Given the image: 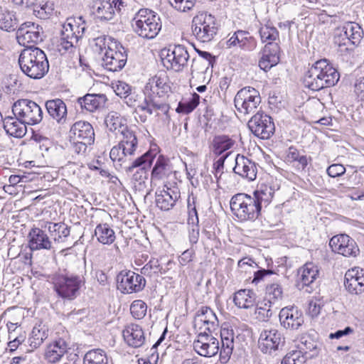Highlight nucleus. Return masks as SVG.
Returning a JSON list of instances; mask_svg holds the SVG:
<instances>
[{"label":"nucleus","mask_w":364,"mask_h":364,"mask_svg":"<svg viewBox=\"0 0 364 364\" xmlns=\"http://www.w3.org/2000/svg\"><path fill=\"white\" fill-rule=\"evenodd\" d=\"M230 154V152L229 153H227L226 154L220 156L216 161L214 162L213 164V174H214V178L216 180V183H217V185H216V187L217 188H219V185H218V182H219V179L220 178L223 173V168H224V163H225V159H227V157L228 156V155Z\"/></svg>","instance_id":"680f3d73"},{"label":"nucleus","mask_w":364,"mask_h":364,"mask_svg":"<svg viewBox=\"0 0 364 364\" xmlns=\"http://www.w3.org/2000/svg\"><path fill=\"white\" fill-rule=\"evenodd\" d=\"M213 66L210 65V61L208 62L203 58H193L191 66V73L193 77L195 74H204L210 67Z\"/></svg>","instance_id":"5fc2aeb1"},{"label":"nucleus","mask_w":364,"mask_h":364,"mask_svg":"<svg viewBox=\"0 0 364 364\" xmlns=\"http://www.w3.org/2000/svg\"><path fill=\"white\" fill-rule=\"evenodd\" d=\"M256 298L253 290L244 289L235 292L233 301L239 308L250 309L255 305Z\"/></svg>","instance_id":"58836bf2"},{"label":"nucleus","mask_w":364,"mask_h":364,"mask_svg":"<svg viewBox=\"0 0 364 364\" xmlns=\"http://www.w3.org/2000/svg\"><path fill=\"white\" fill-rule=\"evenodd\" d=\"M28 247L31 251L46 250H50L53 244L47 234L41 228H32L28 235Z\"/></svg>","instance_id":"cd10ccee"},{"label":"nucleus","mask_w":364,"mask_h":364,"mask_svg":"<svg viewBox=\"0 0 364 364\" xmlns=\"http://www.w3.org/2000/svg\"><path fill=\"white\" fill-rule=\"evenodd\" d=\"M132 27L139 36L152 39L161 31V21L156 12L148 9H141L133 18Z\"/></svg>","instance_id":"39448f33"},{"label":"nucleus","mask_w":364,"mask_h":364,"mask_svg":"<svg viewBox=\"0 0 364 364\" xmlns=\"http://www.w3.org/2000/svg\"><path fill=\"white\" fill-rule=\"evenodd\" d=\"M304 85L313 91H318L326 88L322 77L320 76L318 68L316 67V63L305 73Z\"/></svg>","instance_id":"e433bc0d"},{"label":"nucleus","mask_w":364,"mask_h":364,"mask_svg":"<svg viewBox=\"0 0 364 364\" xmlns=\"http://www.w3.org/2000/svg\"><path fill=\"white\" fill-rule=\"evenodd\" d=\"M306 349L301 350H293L288 353L282 359V364H305L307 358H313L318 354L317 345L306 341L304 343Z\"/></svg>","instance_id":"393cba45"},{"label":"nucleus","mask_w":364,"mask_h":364,"mask_svg":"<svg viewBox=\"0 0 364 364\" xmlns=\"http://www.w3.org/2000/svg\"><path fill=\"white\" fill-rule=\"evenodd\" d=\"M363 35V30L358 23L348 21L333 30V42L341 55L351 56L361 43Z\"/></svg>","instance_id":"f03ea898"},{"label":"nucleus","mask_w":364,"mask_h":364,"mask_svg":"<svg viewBox=\"0 0 364 364\" xmlns=\"http://www.w3.org/2000/svg\"><path fill=\"white\" fill-rule=\"evenodd\" d=\"M298 274L302 287H309L316 279L318 275V269L314 263L307 262L299 269Z\"/></svg>","instance_id":"79ce46f5"},{"label":"nucleus","mask_w":364,"mask_h":364,"mask_svg":"<svg viewBox=\"0 0 364 364\" xmlns=\"http://www.w3.org/2000/svg\"><path fill=\"white\" fill-rule=\"evenodd\" d=\"M233 171L236 174L252 181L256 178L257 166L256 163L251 159L243 155L237 154Z\"/></svg>","instance_id":"a878e982"},{"label":"nucleus","mask_w":364,"mask_h":364,"mask_svg":"<svg viewBox=\"0 0 364 364\" xmlns=\"http://www.w3.org/2000/svg\"><path fill=\"white\" fill-rule=\"evenodd\" d=\"M197 338V340L193 342V349L198 355L210 358L218 353L219 341L213 336V333L200 332Z\"/></svg>","instance_id":"a211bd4d"},{"label":"nucleus","mask_w":364,"mask_h":364,"mask_svg":"<svg viewBox=\"0 0 364 364\" xmlns=\"http://www.w3.org/2000/svg\"><path fill=\"white\" fill-rule=\"evenodd\" d=\"M247 125L252 133L262 139H269L275 131L272 118L262 111H257L248 121Z\"/></svg>","instance_id":"2eb2a0df"},{"label":"nucleus","mask_w":364,"mask_h":364,"mask_svg":"<svg viewBox=\"0 0 364 364\" xmlns=\"http://www.w3.org/2000/svg\"><path fill=\"white\" fill-rule=\"evenodd\" d=\"M12 112L15 117L28 125L37 124L43 119L41 107L28 99H20L15 102L12 106Z\"/></svg>","instance_id":"9d476101"},{"label":"nucleus","mask_w":364,"mask_h":364,"mask_svg":"<svg viewBox=\"0 0 364 364\" xmlns=\"http://www.w3.org/2000/svg\"><path fill=\"white\" fill-rule=\"evenodd\" d=\"M48 336V329L46 325L42 324V323L36 324L33 328L28 340V345L31 348L28 351H32L33 349L38 348Z\"/></svg>","instance_id":"a19ab883"},{"label":"nucleus","mask_w":364,"mask_h":364,"mask_svg":"<svg viewBox=\"0 0 364 364\" xmlns=\"http://www.w3.org/2000/svg\"><path fill=\"white\" fill-rule=\"evenodd\" d=\"M16 38L26 48L33 47L29 44H37L43 41V28L33 22L23 23L17 30Z\"/></svg>","instance_id":"6ab92c4d"},{"label":"nucleus","mask_w":364,"mask_h":364,"mask_svg":"<svg viewBox=\"0 0 364 364\" xmlns=\"http://www.w3.org/2000/svg\"><path fill=\"white\" fill-rule=\"evenodd\" d=\"M316 67L318 68L320 76L326 87L334 86L339 80V73L326 59L316 61Z\"/></svg>","instance_id":"c85d7f7f"},{"label":"nucleus","mask_w":364,"mask_h":364,"mask_svg":"<svg viewBox=\"0 0 364 364\" xmlns=\"http://www.w3.org/2000/svg\"><path fill=\"white\" fill-rule=\"evenodd\" d=\"M280 47L279 43H266L259 60V68L265 72L269 70L279 62Z\"/></svg>","instance_id":"b1692460"},{"label":"nucleus","mask_w":364,"mask_h":364,"mask_svg":"<svg viewBox=\"0 0 364 364\" xmlns=\"http://www.w3.org/2000/svg\"><path fill=\"white\" fill-rule=\"evenodd\" d=\"M219 326L218 319L214 311L208 306H202L196 313L194 326L208 333H213Z\"/></svg>","instance_id":"412c9836"},{"label":"nucleus","mask_w":364,"mask_h":364,"mask_svg":"<svg viewBox=\"0 0 364 364\" xmlns=\"http://www.w3.org/2000/svg\"><path fill=\"white\" fill-rule=\"evenodd\" d=\"M107 97L103 94H87L77 99V104L81 109L93 112L103 107L107 102Z\"/></svg>","instance_id":"473e14b6"},{"label":"nucleus","mask_w":364,"mask_h":364,"mask_svg":"<svg viewBox=\"0 0 364 364\" xmlns=\"http://www.w3.org/2000/svg\"><path fill=\"white\" fill-rule=\"evenodd\" d=\"M83 363L84 364H107L108 360L102 350L93 349L85 355Z\"/></svg>","instance_id":"3c124183"},{"label":"nucleus","mask_w":364,"mask_h":364,"mask_svg":"<svg viewBox=\"0 0 364 364\" xmlns=\"http://www.w3.org/2000/svg\"><path fill=\"white\" fill-rule=\"evenodd\" d=\"M145 285L144 277L132 271H122L117 276V289L123 294L139 292Z\"/></svg>","instance_id":"dca6fc26"},{"label":"nucleus","mask_w":364,"mask_h":364,"mask_svg":"<svg viewBox=\"0 0 364 364\" xmlns=\"http://www.w3.org/2000/svg\"><path fill=\"white\" fill-rule=\"evenodd\" d=\"M105 123L111 132H117L122 135L119 143L112 147L109 156L113 161H124L127 157L134 156L138 147L135 132L127 125V120L118 112L112 111L105 117Z\"/></svg>","instance_id":"f257e3e1"},{"label":"nucleus","mask_w":364,"mask_h":364,"mask_svg":"<svg viewBox=\"0 0 364 364\" xmlns=\"http://www.w3.org/2000/svg\"><path fill=\"white\" fill-rule=\"evenodd\" d=\"M171 172L167 160L163 156H159L151 171V179L160 180L168 176Z\"/></svg>","instance_id":"de8ad7c7"},{"label":"nucleus","mask_w":364,"mask_h":364,"mask_svg":"<svg viewBox=\"0 0 364 364\" xmlns=\"http://www.w3.org/2000/svg\"><path fill=\"white\" fill-rule=\"evenodd\" d=\"M146 95H156L162 97L171 91L170 80L167 73L159 71L149 79L144 87Z\"/></svg>","instance_id":"aec40b11"},{"label":"nucleus","mask_w":364,"mask_h":364,"mask_svg":"<svg viewBox=\"0 0 364 364\" xmlns=\"http://www.w3.org/2000/svg\"><path fill=\"white\" fill-rule=\"evenodd\" d=\"M18 26L15 14L7 10H0V29L11 32Z\"/></svg>","instance_id":"49530a36"},{"label":"nucleus","mask_w":364,"mask_h":364,"mask_svg":"<svg viewBox=\"0 0 364 364\" xmlns=\"http://www.w3.org/2000/svg\"><path fill=\"white\" fill-rule=\"evenodd\" d=\"M127 61V53L119 41H111L102 57V65L112 72L121 70Z\"/></svg>","instance_id":"9b49d317"},{"label":"nucleus","mask_w":364,"mask_h":364,"mask_svg":"<svg viewBox=\"0 0 364 364\" xmlns=\"http://www.w3.org/2000/svg\"><path fill=\"white\" fill-rule=\"evenodd\" d=\"M85 21L82 16L75 19H68V22L63 25L60 38L58 43V50L61 55L75 53L79 47V41L85 31Z\"/></svg>","instance_id":"20e7f679"},{"label":"nucleus","mask_w":364,"mask_h":364,"mask_svg":"<svg viewBox=\"0 0 364 364\" xmlns=\"http://www.w3.org/2000/svg\"><path fill=\"white\" fill-rule=\"evenodd\" d=\"M284 344L285 337L276 328H265L260 333L258 347L263 353L269 355L277 353L283 349Z\"/></svg>","instance_id":"4468645a"},{"label":"nucleus","mask_w":364,"mask_h":364,"mask_svg":"<svg viewBox=\"0 0 364 364\" xmlns=\"http://www.w3.org/2000/svg\"><path fill=\"white\" fill-rule=\"evenodd\" d=\"M272 301H268L264 303L263 306H257L255 309V314L257 318L260 321H267L272 315V311L271 309V303Z\"/></svg>","instance_id":"bf43d9fd"},{"label":"nucleus","mask_w":364,"mask_h":364,"mask_svg":"<svg viewBox=\"0 0 364 364\" xmlns=\"http://www.w3.org/2000/svg\"><path fill=\"white\" fill-rule=\"evenodd\" d=\"M221 348L220 350V360L226 363L234 348V333L232 329L223 328L220 330Z\"/></svg>","instance_id":"2f4dec72"},{"label":"nucleus","mask_w":364,"mask_h":364,"mask_svg":"<svg viewBox=\"0 0 364 364\" xmlns=\"http://www.w3.org/2000/svg\"><path fill=\"white\" fill-rule=\"evenodd\" d=\"M188 223L189 225H198V216L195 204V198H192V201L190 198L188 199Z\"/></svg>","instance_id":"e2e57ef3"},{"label":"nucleus","mask_w":364,"mask_h":364,"mask_svg":"<svg viewBox=\"0 0 364 364\" xmlns=\"http://www.w3.org/2000/svg\"><path fill=\"white\" fill-rule=\"evenodd\" d=\"M122 336L127 345L133 348L141 347L145 342L144 331L137 324L127 325L122 331Z\"/></svg>","instance_id":"c756f323"},{"label":"nucleus","mask_w":364,"mask_h":364,"mask_svg":"<svg viewBox=\"0 0 364 364\" xmlns=\"http://www.w3.org/2000/svg\"><path fill=\"white\" fill-rule=\"evenodd\" d=\"M257 46V41L256 38L247 31V35L245 36L244 40L242 42L240 50L245 52H252L256 49Z\"/></svg>","instance_id":"69168bd1"},{"label":"nucleus","mask_w":364,"mask_h":364,"mask_svg":"<svg viewBox=\"0 0 364 364\" xmlns=\"http://www.w3.org/2000/svg\"><path fill=\"white\" fill-rule=\"evenodd\" d=\"M156 157V154L151 151H148L136 159L133 160V156L127 157L123 161H115L119 166L122 167L127 173L134 172V169H138L133 173L132 180L139 185L144 183L149 177V171Z\"/></svg>","instance_id":"0eeeda50"},{"label":"nucleus","mask_w":364,"mask_h":364,"mask_svg":"<svg viewBox=\"0 0 364 364\" xmlns=\"http://www.w3.org/2000/svg\"><path fill=\"white\" fill-rule=\"evenodd\" d=\"M331 250L344 257H356L360 249L356 242L346 234H339L331 237L329 241Z\"/></svg>","instance_id":"f3484780"},{"label":"nucleus","mask_w":364,"mask_h":364,"mask_svg":"<svg viewBox=\"0 0 364 364\" xmlns=\"http://www.w3.org/2000/svg\"><path fill=\"white\" fill-rule=\"evenodd\" d=\"M95 50L97 52H102L104 49L106 50L109 48V45L111 41H117L110 36H100L94 38Z\"/></svg>","instance_id":"0e129e2a"},{"label":"nucleus","mask_w":364,"mask_h":364,"mask_svg":"<svg viewBox=\"0 0 364 364\" xmlns=\"http://www.w3.org/2000/svg\"><path fill=\"white\" fill-rule=\"evenodd\" d=\"M344 285L351 294H358L363 292V286L360 285L358 281V269H351L346 272Z\"/></svg>","instance_id":"c03bdc74"},{"label":"nucleus","mask_w":364,"mask_h":364,"mask_svg":"<svg viewBox=\"0 0 364 364\" xmlns=\"http://www.w3.org/2000/svg\"><path fill=\"white\" fill-rule=\"evenodd\" d=\"M247 35V31L237 30L226 41V48L231 49L233 48H239L240 49L242 42L245 36Z\"/></svg>","instance_id":"4d7b16f0"},{"label":"nucleus","mask_w":364,"mask_h":364,"mask_svg":"<svg viewBox=\"0 0 364 364\" xmlns=\"http://www.w3.org/2000/svg\"><path fill=\"white\" fill-rule=\"evenodd\" d=\"M70 137L73 141H85L87 144L95 141V132L92 126L87 122L78 121L74 123L70 129Z\"/></svg>","instance_id":"bb28decb"},{"label":"nucleus","mask_w":364,"mask_h":364,"mask_svg":"<svg viewBox=\"0 0 364 364\" xmlns=\"http://www.w3.org/2000/svg\"><path fill=\"white\" fill-rule=\"evenodd\" d=\"M144 96V94H137L136 92H130L129 94L124 95V102L131 107L136 108L138 103Z\"/></svg>","instance_id":"338daca9"},{"label":"nucleus","mask_w":364,"mask_h":364,"mask_svg":"<svg viewBox=\"0 0 364 364\" xmlns=\"http://www.w3.org/2000/svg\"><path fill=\"white\" fill-rule=\"evenodd\" d=\"M117 2L113 1H97L93 4V14L100 21H110L115 16Z\"/></svg>","instance_id":"7c9ffc66"},{"label":"nucleus","mask_w":364,"mask_h":364,"mask_svg":"<svg viewBox=\"0 0 364 364\" xmlns=\"http://www.w3.org/2000/svg\"><path fill=\"white\" fill-rule=\"evenodd\" d=\"M68 344L62 338L55 341L46 349L45 357L49 363H56L67 352Z\"/></svg>","instance_id":"c9c22d12"},{"label":"nucleus","mask_w":364,"mask_h":364,"mask_svg":"<svg viewBox=\"0 0 364 364\" xmlns=\"http://www.w3.org/2000/svg\"><path fill=\"white\" fill-rule=\"evenodd\" d=\"M189 58L188 50L182 45H176L172 50L163 49L161 51V58L164 66L167 70L175 72L182 71L187 65Z\"/></svg>","instance_id":"f8f14e48"},{"label":"nucleus","mask_w":364,"mask_h":364,"mask_svg":"<svg viewBox=\"0 0 364 364\" xmlns=\"http://www.w3.org/2000/svg\"><path fill=\"white\" fill-rule=\"evenodd\" d=\"M46 107L49 115L59 124H64L67 118V107L60 99L50 100L46 102Z\"/></svg>","instance_id":"f704fd0d"},{"label":"nucleus","mask_w":364,"mask_h":364,"mask_svg":"<svg viewBox=\"0 0 364 364\" xmlns=\"http://www.w3.org/2000/svg\"><path fill=\"white\" fill-rule=\"evenodd\" d=\"M321 308L320 300L312 299L309 303L307 314L312 318L316 317L320 314Z\"/></svg>","instance_id":"774afa93"},{"label":"nucleus","mask_w":364,"mask_h":364,"mask_svg":"<svg viewBox=\"0 0 364 364\" xmlns=\"http://www.w3.org/2000/svg\"><path fill=\"white\" fill-rule=\"evenodd\" d=\"M4 128L6 132L14 137H22L26 132L27 123L23 122L18 117H6L4 121Z\"/></svg>","instance_id":"4c0bfd02"},{"label":"nucleus","mask_w":364,"mask_h":364,"mask_svg":"<svg viewBox=\"0 0 364 364\" xmlns=\"http://www.w3.org/2000/svg\"><path fill=\"white\" fill-rule=\"evenodd\" d=\"M192 32L200 41L210 42L218 32L215 18L206 12L198 14L193 18Z\"/></svg>","instance_id":"1a4fd4ad"},{"label":"nucleus","mask_w":364,"mask_h":364,"mask_svg":"<svg viewBox=\"0 0 364 364\" xmlns=\"http://www.w3.org/2000/svg\"><path fill=\"white\" fill-rule=\"evenodd\" d=\"M274 189L268 185H261L259 189L254 192L253 198L257 199V204L262 209V205L267 206L272 200Z\"/></svg>","instance_id":"a18cd8bd"},{"label":"nucleus","mask_w":364,"mask_h":364,"mask_svg":"<svg viewBox=\"0 0 364 364\" xmlns=\"http://www.w3.org/2000/svg\"><path fill=\"white\" fill-rule=\"evenodd\" d=\"M235 144V140L227 135L214 136L210 144L211 151L217 156L232 149Z\"/></svg>","instance_id":"ea45409f"},{"label":"nucleus","mask_w":364,"mask_h":364,"mask_svg":"<svg viewBox=\"0 0 364 364\" xmlns=\"http://www.w3.org/2000/svg\"><path fill=\"white\" fill-rule=\"evenodd\" d=\"M287 160L290 162H298V168L304 170L308 165L309 159L305 155H301L294 146H290L287 151Z\"/></svg>","instance_id":"864d4df0"},{"label":"nucleus","mask_w":364,"mask_h":364,"mask_svg":"<svg viewBox=\"0 0 364 364\" xmlns=\"http://www.w3.org/2000/svg\"><path fill=\"white\" fill-rule=\"evenodd\" d=\"M179 193L176 191L167 188L166 190L157 191L156 192V204L161 210H168L172 208L178 198Z\"/></svg>","instance_id":"72a5a7b5"},{"label":"nucleus","mask_w":364,"mask_h":364,"mask_svg":"<svg viewBox=\"0 0 364 364\" xmlns=\"http://www.w3.org/2000/svg\"><path fill=\"white\" fill-rule=\"evenodd\" d=\"M53 284L58 295L63 299L73 300L75 299L85 280L82 274L71 272L53 275Z\"/></svg>","instance_id":"423d86ee"},{"label":"nucleus","mask_w":364,"mask_h":364,"mask_svg":"<svg viewBox=\"0 0 364 364\" xmlns=\"http://www.w3.org/2000/svg\"><path fill=\"white\" fill-rule=\"evenodd\" d=\"M141 273L146 277L159 276L166 273V269L160 263L158 259L152 258L141 269Z\"/></svg>","instance_id":"8fccbe9b"},{"label":"nucleus","mask_w":364,"mask_h":364,"mask_svg":"<svg viewBox=\"0 0 364 364\" xmlns=\"http://www.w3.org/2000/svg\"><path fill=\"white\" fill-rule=\"evenodd\" d=\"M18 64L21 71L32 79H41L49 70L47 56L38 47L25 48L19 55Z\"/></svg>","instance_id":"7ed1b4c3"},{"label":"nucleus","mask_w":364,"mask_h":364,"mask_svg":"<svg viewBox=\"0 0 364 364\" xmlns=\"http://www.w3.org/2000/svg\"><path fill=\"white\" fill-rule=\"evenodd\" d=\"M147 306L141 300H135L130 306L132 315L136 319L143 318L146 314Z\"/></svg>","instance_id":"13d9d810"},{"label":"nucleus","mask_w":364,"mask_h":364,"mask_svg":"<svg viewBox=\"0 0 364 364\" xmlns=\"http://www.w3.org/2000/svg\"><path fill=\"white\" fill-rule=\"evenodd\" d=\"M167 109V105L164 103H159L154 100L152 95H146L144 92V96L140 100L139 103L134 110V113L138 115L141 122L147 120L148 116H151L158 110Z\"/></svg>","instance_id":"4be33fe9"},{"label":"nucleus","mask_w":364,"mask_h":364,"mask_svg":"<svg viewBox=\"0 0 364 364\" xmlns=\"http://www.w3.org/2000/svg\"><path fill=\"white\" fill-rule=\"evenodd\" d=\"M196 0H168L169 4L178 11L186 12L193 9Z\"/></svg>","instance_id":"052dcab7"},{"label":"nucleus","mask_w":364,"mask_h":364,"mask_svg":"<svg viewBox=\"0 0 364 364\" xmlns=\"http://www.w3.org/2000/svg\"><path fill=\"white\" fill-rule=\"evenodd\" d=\"M266 294L269 297V300L272 301L282 299L283 296V289L281 284L278 282H273L267 284L266 287Z\"/></svg>","instance_id":"6e6d98bb"},{"label":"nucleus","mask_w":364,"mask_h":364,"mask_svg":"<svg viewBox=\"0 0 364 364\" xmlns=\"http://www.w3.org/2000/svg\"><path fill=\"white\" fill-rule=\"evenodd\" d=\"M232 213L240 220H254L261 211L257 199L246 193L234 195L230 202Z\"/></svg>","instance_id":"6e6552de"},{"label":"nucleus","mask_w":364,"mask_h":364,"mask_svg":"<svg viewBox=\"0 0 364 364\" xmlns=\"http://www.w3.org/2000/svg\"><path fill=\"white\" fill-rule=\"evenodd\" d=\"M70 228L63 223H49L48 230L55 241L60 242L63 237H67L70 235Z\"/></svg>","instance_id":"09e8293b"},{"label":"nucleus","mask_w":364,"mask_h":364,"mask_svg":"<svg viewBox=\"0 0 364 364\" xmlns=\"http://www.w3.org/2000/svg\"><path fill=\"white\" fill-rule=\"evenodd\" d=\"M97 240L103 245H111L116 239L115 232L107 223L98 224L95 230Z\"/></svg>","instance_id":"37998d69"},{"label":"nucleus","mask_w":364,"mask_h":364,"mask_svg":"<svg viewBox=\"0 0 364 364\" xmlns=\"http://www.w3.org/2000/svg\"><path fill=\"white\" fill-rule=\"evenodd\" d=\"M259 33L262 43H276V41H279V31L274 26L268 24L262 26L259 30Z\"/></svg>","instance_id":"603ef678"},{"label":"nucleus","mask_w":364,"mask_h":364,"mask_svg":"<svg viewBox=\"0 0 364 364\" xmlns=\"http://www.w3.org/2000/svg\"><path fill=\"white\" fill-rule=\"evenodd\" d=\"M281 325L287 329L298 330L304 323L302 312L296 306H287L279 312Z\"/></svg>","instance_id":"5701e85b"},{"label":"nucleus","mask_w":364,"mask_h":364,"mask_svg":"<svg viewBox=\"0 0 364 364\" xmlns=\"http://www.w3.org/2000/svg\"><path fill=\"white\" fill-rule=\"evenodd\" d=\"M237 110L244 114L255 112L261 103L259 92L252 87L240 89L234 98Z\"/></svg>","instance_id":"ddd939ff"}]
</instances>
